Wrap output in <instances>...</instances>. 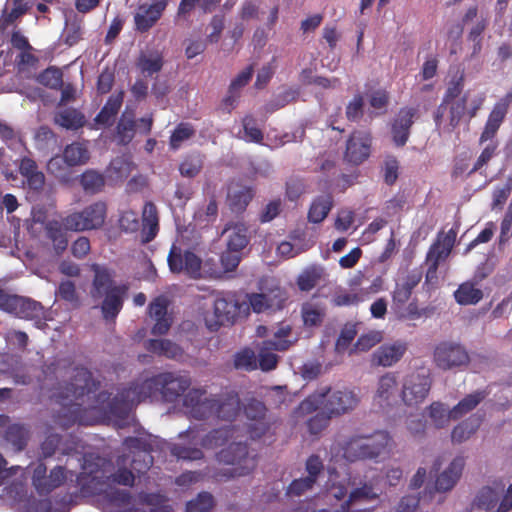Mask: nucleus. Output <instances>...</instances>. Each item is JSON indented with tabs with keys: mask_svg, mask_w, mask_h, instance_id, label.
<instances>
[{
	"mask_svg": "<svg viewBox=\"0 0 512 512\" xmlns=\"http://www.w3.org/2000/svg\"><path fill=\"white\" fill-rule=\"evenodd\" d=\"M191 384L188 372L164 371L141 383H132L114 396L107 391L96 394L100 381L86 367L76 366L70 380L60 387L55 397L70 416H84L88 411H97L99 416H129L139 403L156 395L167 403L176 402Z\"/></svg>",
	"mask_w": 512,
	"mask_h": 512,
	"instance_id": "f257e3e1",
	"label": "nucleus"
},
{
	"mask_svg": "<svg viewBox=\"0 0 512 512\" xmlns=\"http://www.w3.org/2000/svg\"><path fill=\"white\" fill-rule=\"evenodd\" d=\"M94 277L90 290L94 301H100L102 316L106 321L114 320L123 308L127 298L129 285L122 283L116 285L113 273L98 264L92 265Z\"/></svg>",
	"mask_w": 512,
	"mask_h": 512,
	"instance_id": "f03ea898",
	"label": "nucleus"
},
{
	"mask_svg": "<svg viewBox=\"0 0 512 512\" xmlns=\"http://www.w3.org/2000/svg\"><path fill=\"white\" fill-rule=\"evenodd\" d=\"M323 387L308 395L299 405L301 414H312L322 410L327 416H341L352 412L359 403L356 393L349 389L336 390Z\"/></svg>",
	"mask_w": 512,
	"mask_h": 512,
	"instance_id": "7ed1b4c3",
	"label": "nucleus"
},
{
	"mask_svg": "<svg viewBox=\"0 0 512 512\" xmlns=\"http://www.w3.org/2000/svg\"><path fill=\"white\" fill-rule=\"evenodd\" d=\"M207 390L204 387L189 388L181 397L183 406L194 411L200 406H204L211 413L220 416H238L240 412L241 401L239 395L234 392L223 394H213L206 397Z\"/></svg>",
	"mask_w": 512,
	"mask_h": 512,
	"instance_id": "20e7f679",
	"label": "nucleus"
},
{
	"mask_svg": "<svg viewBox=\"0 0 512 512\" xmlns=\"http://www.w3.org/2000/svg\"><path fill=\"white\" fill-rule=\"evenodd\" d=\"M216 458L220 463L230 465L216 473L218 480H229L250 474L257 465V454L250 451L247 444L233 441L227 447L221 449Z\"/></svg>",
	"mask_w": 512,
	"mask_h": 512,
	"instance_id": "39448f33",
	"label": "nucleus"
},
{
	"mask_svg": "<svg viewBox=\"0 0 512 512\" xmlns=\"http://www.w3.org/2000/svg\"><path fill=\"white\" fill-rule=\"evenodd\" d=\"M390 442L391 437L382 430L369 436L357 435L350 438L345 444L343 455L350 462L374 459L387 449Z\"/></svg>",
	"mask_w": 512,
	"mask_h": 512,
	"instance_id": "423d86ee",
	"label": "nucleus"
},
{
	"mask_svg": "<svg viewBox=\"0 0 512 512\" xmlns=\"http://www.w3.org/2000/svg\"><path fill=\"white\" fill-rule=\"evenodd\" d=\"M107 216V205L103 201L94 202L79 212L64 217V227L74 232L101 228Z\"/></svg>",
	"mask_w": 512,
	"mask_h": 512,
	"instance_id": "0eeeda50",
	"label": "nucleus"
},
{
	"mask_svg": "<svg viewBox=\"0 0 512 512\" xmlns=\"http://www.w3.org/2000/svg\"><path fill=\"white\" fill-rule=\"evenodd\" d=\"M456 232L450 229L447 233L439 232L435 241L429 247L425 264L427 271L425 275L426 282L437 280V272L441 263L445 262L454 247Z\"/></svg>",
	"mask_w": 512,
	"mask_h": 512,
	"instance_id": "6e6552de",
	"label": "nucleus"
},
{
	"mask_svg": "<svg viewBox=\"0 0 512 512\" xmlns=\"http://www.w3.org/2000/svg\"><path fill=\"white\" fill-rule=\"evenodd\" d=\"M0 309L27 320H41L44 307L31 298L11 295L0 288Z\"/></svg>",
	"mask_w": 512,
	"mask_h": 512,
	"instance_id": "1a4fd4ad",
	"label": "nucleus"
},
{
	"mask_svg": "<svg viewBox=\"0 0 512 512\" xmlns=\"http://www.w3.org/2000/svg\"><path fill=\"white\" fill-rule=\"evenodd\" d=\"M431 385L432 380L429 374L412 372L403 380L400 398L404 405L417 407L427 398Z\"/></svg>",
	"mask_w": 512,
	"mask_h": 512,
	"instance_id": "9d476101",
	"label": "nucleus"
},
{
	"mask_svg": "<svg viewBox=\"0 0 512 512\" xmlns=\"http://www.w3.org/2000/svg\"><path fill=\"white\" fill-rule=\"evenodd\" d=\"M167 262L172 273H184L189 278L199 279L202 276V260L194 252L185 250L173 244L170 248Z\"/></svg>",
	"mask_w": 512,
	"mask_h": 512,
	"instance_id": "9b49d317",
	"label": "nucleus"
},
{
	"mask_svg": "<svg viewBox=\"0 0 512 512\" xmlns=\"http://www.w3.org/2000/svg\"><path fill=\"white\" fill-rule=\"evenodd\" d=\"M434 362L442 370L465 367L470 357L464 346L450 341L440 342L434 349Z\"/></svg>",
	"mask_w": 512,
	"mask_h": 512,
	"instance_id": "f8f14e48",
	"label": "nucleus"
},
{
	"mask_svg": "<svg viewBox=\"0 0 512 512\" xmlns=\"http://www.w3.org/2000/svg\"><path fill=\"white\" fill-rule=\"evenodd\" d=\"M214 321L206 318V325L210 331H217L221 326L232 324L238 314L239 305L232 294L219 293L214 300Z\"/></svg>",
	"mask_w": 512,
	"mask_h": 512,
	"instance_id": "ddd939ff",
	"label": "nucleus"
},
{
	"mask_svg": "<svg viewBox=\"0 0 512 512\" xmlns=\"http://www.w3.org/2000/svg\"><path fill=\"white\" fill-rule=\"evenodd\" d=\"M512 103V88L497 101L488 115L487 121L479 137V144L483 145L487 139L497 135Z\"/></svg>",
	"mask_w": 512,
	"mask_h": 512,
	"instance_id": "4468645a",
	"label": "nucleus"
},
{
	"mask_svg": "<svg viewBox=\"0 0 512 512\" xmlns=\"http://www.w3.org/2000/svg\"><path fill=\"white\" fill-rule=\"evenodd\" d=\"M512 103V88L497 101L488 115L487 121L479 137V144L483 145L487 139L497 135Z\"/></svg>",
	"mask_w": 512,
	"mask_h": 512,
	"instance_id": "2eb2a0df",
	"label": "nucleus"
},
{
	"mask_svg": "<svg viewBox=\"0 0 512 512\" xmlns=\"http://www.w3.org/2000/svg\"><path fill=\"white\" fill-rule=\"evenodd\" d=\"M372 137L369 132L356 130L347 140L344 158L347 162L359 165L370 156Z\"/></svg>",
	"mask_w": 512,
	"mask_h": 512,
	"instance_id": "dca6fc26",
	"label": "nucleus"
},
{
	"mask_svg": "<svg viewBox=\"0 0 512 512\" xmlns=\"http://www.w3.org/2000/svg\"><path fill=\"white\" fill-rule=\"evenodd\" d=\"M168 5V0H153L151 4H142L134 14L135 30L148 32L161 18Z\"/></svg>",
	"mask_w": 512,
	"mask_h": 512,
	"instance_id": "f3484780",
	"label": "nucleus"
},
{
	"mask_svg": "<svg viewBox=\"0 0 512 512\" xmlns=\"http://www.w3.org/2000/svg\"><path fill=\"white\" fill-rule=\"evenodd\" d=\"M168 299L160 295L153 299L148 305V314L155 320L151 329L153 335L162 336L168 333L172 325V318L168 315Z\"/></svg>",
	"mask_w": 512,
	"mask_h": 512,
	"instance_id": "a211bd4d",
	"label": "nucleus"
},
{
	"mask_svg": "<svg viewBox=\"0 0 512 512\" xmlns=\"http://www.w3.org/2000/svg\"><path fill=\"white\" fill-rule=\"evenodd\" d=\"M416 115L417 109L413 107H403L398 111L391 126L392 139L396 146L402 147L407 143Z\"/></svg>",
	"mask_w": 512,
	"mask_h": 512,
	"instance_id": "6ab92c4d",
	"label": "nucleus"
},
{
	"mask_svg": "<svg viewBox=\"0 0 512 512\" xmlns=\"http://www.w3.org/2000/svg\"><path fill=\"white\" fill-rule=\"evenodd\" d=\"M9 418H0V435L10 443L16 451H22L26 448L30 438V432L27 427L21 424L7 425Z\"/></svg>",
	"mask_w": 512,
	"mask_h": 512,
	"instance_id": "aec40b11",
	"label": "nucleus"
},
{
	"mask_svg": "<svg viewBox=\"0 0 512 512\" xmlns=\"http://www.w3.org/2000/svg\"><path fill=\"white\" fill-rule=\"evenodd\" d=\"M145 349L159 357H165L175 361H182L184 350L170 339H149L144 343Z\"/></svg>",
	"mask_w": 512,
	"mask_h": 512,
	"instance_id": "412c9836",
	"label": "nucleus"
},
{
	"mask_svg": "<svg viewBox=\"0 0 512 512\" xmlns=\"http://www.w3.org/2000/svg\"><path fill=\"white\" fill-rule=\"evenodd\" d=\"M67 229L64 218L61 221L49 220L44 226L45 237L51 242L56 255H62L68 247Z\"/></svg>",
	"mask_w": 512,
	"mask_h": 512,
	"instance_id": "4be33fe9",
	"label": "nucleus"
},
{
	"mask_svg": "<svg viewBox=\"0 0 512 512\" xmlns=\"http://www.w3.org/2000/svg\"><path fill=\"white\" fill-rule=\"evenodd\" d=\"M159 231V217L156 205L153 202H146L142 211L141 242H151Z\"/></svg>",
	"mask_w": 512,
	"mask_h": 512,
	"instance_id": "5701e85b",
	"label": "nucleus"
},
{
	"mask_svg": "<svg viewBox=\"0 0 512 512\" xmlns=\"http://www.w3.org/2000/svg\"><path fill=\"white\" fill-rule=\"evenodd\" d=\"M464 458L456 457L450 465L437 477L435 488L439 492H446L451 490L459 480L463 468Z\"/></svg>",
	"mask_w": 512,
	"mask_h": 512,
	"instance_id": "b1692460",
	"label": "nucleus"
},
{
	"mask_svg": "<svg viewBox=\"0 0 512 512\" xmlns=\"http://www.w3.org/2000/svg\"><path fill=\"white\" fill-rule=\"evenodd\" d=\"M222 234H227V248L242 251L249 243L248 227L244 222L226 224Z\"/></svg>",
	"mask_w": 512,
	"mask_h": 512,
	"instance_id": "393cba45",
	"label": "nucleus"
},
{
	"mask_svg": "<svg viewBox=\"0 0 512 512\" xmlns=\"http://www.w3.org/2000/svg\"><path fill=\"white\" fill-rule=\"evenodd\" d=\"M255 192L249 186H237L229 190L227 194V204L232 213L242 214L249 203L252 201Z\"/></svg>",
	"mask_w": 512,
	"mask_h": 512,
	"instance_id": "a878e982",
	"label": "nucleus"
},
{
	"mask_svg": "<svg viewBox=\"0 0 512 512\" xmlns=\"http://www.w3.org/2000/svg\"><path fill=\"white\" fill-rule=\"evenodd\" d=\"M398 391L397 375L387 372L379 378L375 399L381 404L391 405Z\"/></svg>",
	"mask_w": 512,
	"mask_h": 512,
	"instance_id": "bb28decb",
	"label": "nucleus"
},
{
	"mask_svg": "<svg viewBox=\"0 0 512 512\" xmlns=\"http://www.w3.org/2000/svg\"><path fill=\"white\" fill-rule=\"evenodd\" d=\"M406 351L405 344L394 343L382 345L373 353V362L383 367H389L397 363Z\"/></svg>",
	"mask_w": 512,
	"mask_h": 512,
	"instance_id": "cd10ccee",
	"label": "nucleus"
},
{
	"mask_svg": "<svg viewBox=\"0 0 512 512\" xmlns=\"http://www.w3.org/2000/svg\"><path fill=\"white\" fill-rule=\"evenodd\" d=\"M135 64L144 76L151 77L162 70L164 58L162 53L157 50L141 52Z\"/></svg>",
	"mask_w": 512,
	"mask_h": 512,
	"instance_id": "c85d7f7f",
	"label": "nucleus"
},
{
	"mask_svg": "<svg viewBox=\"0 0 512 512\" xmlns=\"http://www.w3.org/2000/svg\"><path fill=\"white\" fill-rule=\"evenodd\" d=\"M54 123L66 130H78L85 125L86 119L78 109L67 107L55 113Z\"/></svg>",
	"mask_w": 512,
	"mask_h": 512,
	"instance_id": "c756f323",
	"label": "nucleus"
},
{
	"mask_svg": "<svg viewBox=\"0 0 512 512\" xmlns=\"http://www.w3.org/2000/svg\"><path fill=\"white\" fill-rule=\"evenodd\" d=\"M238 429L234 426L221 427L213 429L206 434L202 440L201 445L206 449H214L226 444L231 439H236Z\"/></svg>",
	"mask_w": 512,
	"mask_h": 512,
	"instance_id": "7c9ffc66",
	"label": "nucleus"
},
{
	"mask_svg": "<svg viewBox=\"0 0 512 512\" xmlns=\"http://www.w3.org/2000/svg\"><path fill=\"white\" fill-rule=\"evenodd\" d=\"M265 341L267 345H271L274 350L284 352L298 341V337L293 336L291 325L280 323L276 331L273 332V338Z\"/></svg>",
	"mask_w": 512,
	"mask_h": 512,
	"instance_id": "2f4dec72",
	"label": "nucleus"
},
{
	"mask_svg": "<svg viewBox=\"0 0 512 512\" xmlns=\"http://www.w3.org/2000/svg\"><path fill=\"white\" fill-rule=\"evenodd\" d=\"M105 183L106 180L104 175L93 169H87L79 177V184L87 195L100 193L103 190Z\"/></svg>",
	"mask_w": 512,
	"mask_h": 512,
	"instance_id": "473e14b6",
	"label": "nucleus"
},
{
	"mask_svg": "<svg viewBox=\"0 0 512 512\" xmlns=\"http://www.w3.org/2000/svg\"><path fill=\"white\" fill-rule=\"evenodd\" d=\"M333 206V198L330 194L316 197L309 208L308 220L311 223H321L329 214Z\"/></svg>",
	"mask_w": 512,
	"mask_h": 512,
	"instance_id": "72a5a7b5",
	"label": "nucleus"
},
{
	"mask_svg": "<svg viewBox=\"0 0 512 512\" xmlns=\"http://www.w3.org/2000/svg\"><path fill=\"white\" fill-rule=\"evenodd\" d=\"M489 395L487 390H477L466 395L449 412V416L464 415L474 410Z\"/></svg>",
	"mask_w": 512,
	"mask_h": 512,
	"instance_id": "f704fd0d",
	"label": "nucleus"
},
{
	"mask_svg": "<svg viewBox=\"0 0 512 512\" xmlns=\"http://www.w3.org/2000/svg\"><path fill=\"white\" fill-rule=\"evenodd\" d=\"M454 297L460 305H475L483 298V292L473 283L465 282L459 285Z\"/></svg>",
	"mask_w": 512,
	"mask_h": 512,
	"instance_id": "c9c22d12",
	"label": "nucleus"
},
{
	"mask_svg": "<svg viewBox=\"0 0 512 512\" xmlns=\"http://www.w3.org/2000/svg\"><path fill=\"white\" fill-rule=\"evenodd\" d=\"M196 130L189 122H180L176 125L169 138V148L173 151L178 150L183 142L193 138Z\"/></svg>",
	"mask_w": 512,
	"mask_h": 512,
	"instance_id": "e433bc0d",
	"label": "nucleus"
},
{
	"mask_svg": "<svg viewBox=\"0 0 512 512\" xmlns=\"http://www.w3.org/2000/svg\"><path fill=\"white\" fill-rule=\"evenodd\" d=\"M71 168L62 155L52 157L47 163V172L63 183L71 179Z\"/></svg>",
	"mask_w": 512,
	"mask_h": 512,
	"instance_id": "4c0bfd02",
	"label": "nucleus"
},
{
	"mask_svg": "<svg viewBox=\"0 0 512 512\" xmlns=\"http://www.w3.org/2000/svg\"><path fill=\"white\" fill-rule=\"evenodd\" d=\"M274 351V348L267 345L266 341H262L258 345L257 365L262 371L268 372L277 367L279 357Z\"/></svg>",
	"mask_w": 512,
	"mask_h": 512,
	"instance_id": "58836bf2",
	"label": "nucleus"
},
{
	"mask_svg": "<svg viewBox=\"0 0 512 512\" xmlns=\"http://www.w3.org/2000/svg\"><path fill=\"white\" fill-rule=\"evenodd\" d=\"M66 480L65 470L61 466H56L53 468L49 475H46V479H44L40 484H42L43 488H35L36 492L40 496H46L50 494L54 489L60 487Z\"/></svg>",
	"mask_w": 512,
	"mask_h": 512,
	"instance_id": "ea45409f",
	"label": "nucleus"
},
{
	"mask_svg": "<svg viewBox=\"0 0 512 512\" xmlns=\"http://www.w3.org/2000/svg\"><path fill=\"white\" fill-rule=\"evenodd\" d=\"M324 269L321 266H310L306 268L297 278V285L301 291L312 290L321 280Z\"/></svg>",
	"mask_w": 512,
	"mask_h": 512,
	"instance_id": "a19ab883",
	"label": "nucleus"
},
{
	"mask_svg": "<svg viewBox=\"0 0 512 512\" xmlns=\"http://www.w3.org/2000/svg\"><path fill=\"white\" fill-rule=\"evenodd\" d=\"M481 418H466L454 427L451 433L453 443H462L468 440L480 426Z\"/></svg>",
	"mask_w": 512,
	"mask_h": 512,
	"instance_id": "79ce46f5",
	"label": "nucleus"
},
{
	"mask_svg": "<svg viewBox=\"0 0 512 512\" xmlns=\"http://www.w3.org/2000/svg\"><path fill=\"white\" fill-rule=\"evenodd\" d=\"M122 105L121 97H110L100 112L95 117V122L103 126H109L114 122Z\"/></svg>",
	"mask_w": 512,
	"mask_h": 512,
	"instance_id": "37998d69",
	"label": "nucleus"
},
{
	"mask_svg": "<svg viewBox=\"0 0 512 512\" xmlns=\"http://www.w3.org/2000/svg\"><path fill=\"white\" fill-rule=\"evenodd\" d=\"M203 169V156L200 153L186 155L179 164L182 177L195 178Z\"/></svg>",
	"mask_w": 512,
	"mask_h": 512,
	"instance_id": "c03bdc74",
	"label": "nucleus"
},
{
	"mask_svg": "<svg viewBox=\"0 0 512 512\" xmlns=\"http://www.w3.org/2000/svg\"><path fill=\"white\" fill-rule=\"evenodd\" d=\"M62 156L73 167L86 163L89 152L82 144L74 142L65 147Z\"/></svg>",
	"mask_w": 512,
	"mask_h": 512,
	"instance_id": "a18cd8bd",
	"label": "nucleus"
},
{
	"mask_svg": "<svg viewBox=\"0 0 512 512\" xmlns=\"http://www.w3.org/2000/svg\"><path fill=\"white\" fill-rule=\"evenodd\" d=\"M37 81L49 89L60 90L63 86V73L59 68L50 66L38 75Z\"/></svg>",
	"mask_w": 512,
	"mask_h": 512,
	"instance_id": "49530a36",
	"label": "nucleus"
},
{
	"mask_svg": "<svg viewBox=\"0 0 512 512\" xmlns=\"http://www.w3.org/2000/svg\"><path fill=\"white\" fill-rule=\"evenodd\" d=\"M301 314L305 326H319L321 325L325 316V311L318 305L313 303H305L302 306Z\"/></svg>",
	"mask_w": 512,
	"mask_h": 512,
	"instance_id": "de8ad7c7",
	"label": "nucleus"
},
{
	"mask_svg": "<svg viewBox=\"0 0 512 512\" xmlns=\"http://www.w3.org/2000/svg\"><path fill=\"white\" fill-rule=\"evenodd\" d=\"M499 492L489 486L483 487L477 494L474 504L478 508L490 510L494 508L499 500Z\"/></svg>",
	"mask_w": 512,
	"mask_h": 512,
	"instance_id": "09e8293b",
	"label": "nucleus"
},
{
	"mask_svg": "<svg viewBox=\"0 0 512 512\" xmlns=\"http://www.w3.org/2000/svg\"><path fill=\"white\" fill-rule=\"evenodd\" d=\"M488 142L486 147L482 150L481 154L477 158L474 163L473 168L470 170L469 174H473L479 171L483 166L488 164V162L492 159V157L496 154V151L499 146V142L496 139V136H493L490 139H487L484 143Z\"/></svg>",
	"mask_w": 512,
	"mask_h": 512,
	"instance_id": "8fccbe9b",
	"label": "nucleus"
},
{
	"mask_svg": "<svg viewBox=\"0 0 512 512\" xmlns=\"http://www.w3.org/2000/svg\"><path fill=\"white\" fill-rule=\"evenodd\" d=\"M214 506V498L209 492H201L186 504V512H209Z\"/></svg>",
	"mask_w": 512,
	"mask_h": 512,
	"instance_id": "3c124183",
	"label": "nucleus"
},
{
	"mask_svg": "<svg viewBox=\"0 0 512 512\" xmlns=\"http://www.w3.org/2000/svg\"><path fill=\"white\" fill-rule=\"evenodd\" d=\"M116 130L119 143L122 145H127L134 138L136 131V121H134L132 118H126L123 116L119 120Z\"/></svg>",
	"mask_w": 512,
	"mask_h": 512,
	"instance_id": "603ef678",
	"label": "nucleus"
},
{
	"mask_svg": "<svg viewBox=\"0 0 512 512\" xmlns=\"http://www.w3.org/2000/svg\"><path fill=\"white\" fill-rule=\"evenodd\" d=\"M234 366L237 369H244L246 371L256 370L258 365L254 351L250 348H245L236 353L234 357Z\"/></svg>",
	"mask_w": 512,
	"mask_h": 512,
	"instance_id": "864d4df0",
	"label": "nucleus"
},
{
	"mask_svg": "<svg viewBox=\"0 0 512 512\" xmlns=\"http://www.w3.org/2000/svg\"><path fill=\"white\" fill-rule=\"evenodd\" d=\"M218 217V203L216 196L212 195L204 208H200L195 212L194 218L197 221L205 223H213Z\"/></svg>",
	"mask_w": 512,
	"mask_h": 512,
	"instance_id": "5fc2aeb1",
	"label": "nucleus"
},
{
	"mask_svg": "<svg viewBox=\"0 0 512 512\" xmlns=\"http://www.w3.org/2000/svg\"><path fill=\"white\" fill-rule=\"evenodd\" d=\"M364 114V97L357 93L348 102L345 109L346 118L351 122L359 121Z\"/></svg>",
	"mask_w": 512,
	"mask_h": 512,
	"instance_id": "6e6d98bb",
	"label": "nucleus"
},
{
	"mask_svg": "<svg viewBox=\"0 0 512 512\" xmlns=\"http://www.w3.org/2000/svg\"><path fill=\"white\" fill-rule=\"evenodd\" d=\"M171 455L182 460H200L204 457L201 449L181 444H173L170 448Z\"/></svg>",
	"mask_w": 512,
	"mask_h": 512,
	"instance_id": "4d7b16f0",
	"label": "nucleus"
},
{
	"mask_svg": "<svg viewBox=\"0 0 512 512\" xmlns=\"http://www.w3.org/2000/svg\"><path fill=\"white\" fill-rule=\"evenodd\" d=\"M242 126L245 132L246 140L261 144L263 141V132L256 126V119L252 115H246L242 119Z\"/></svg>",
	"mask_w": 512,
	"mask_h": 512,
	"instance_id": "13d9d810",
	"label": "nucleus"
},
{
	"mask_svg": "<svg viewBox=\"0 0 512 512\" xmlns=\"http://www.w3.org/2000/svg\"><path fill=\"white\" fill-rule=\"evenodd\" d=\"M377 497L378 494L374 492L373 487L369 484H364L363 486L354 489L350 493L348 500L342 505L349 512L351 503L358 500H372Z\"/></svg>",
	"mask_w": 512,
	"mask_h": 512,
	"instance_id": "bf43d9fd",
	"label": "nucleus"
},
{
	"mask_svg": "<svg viewBox=\"0 0 512 512\" xmlns=\"http://www.w3.org/2000/svg\"><path fill=\"white\" fill-rule=\"evenodd\" d=\"M467 98L463 96L455 101H452L449 105V124L452 128L459 125L462 117L466 113Z\"/></svg>",
	"mask_w": 512,
	"mask_h": 512,
	"instance_id": "052dcab7",
	"label": "nucleus"
},
{
	"mask_svg": "<svg viewBox=\"0 0 512 512\" xmlns=\"http://www.w3.org/2000/svg\"><path fill=\"white\" fill-rule=\"evenodd\" d=\"M512 192V180L509 179L504 185L496 186L492 192V209H502Z\"/></svg>",
	"mask_w": 512,
	"mask_h": 512,
	"instance_id": "680f3d73",
	"label": "nucleus"
},
{
	"mask_svg": "<svg viewBox=\"0 0 512 512\" xmlns=\"http://www.w3.org/2000/svg\"><path fill=\"white\" fill-rule=\"evenodd\" d=\"M315 485V482L312 478L303 477L299 479H294L286 490V495L288 496H301L305 492L311 490L313 486Z\"/></svg>",
	"mask_w": 512,
	"mask_h": 512,
	"instance_id": "e2e57ef3",
	"label": "nucleus"
},
{
	"mask_svg": "<svg viewBox=\"0 0 512 512\" xmlns=\"http://www.w3.org/2000/svg\"><path fill=\"white\" fill-rule=\"evenodd\" d=\"M25 14L26 12H23L20 9L11 8V10H9L8 5L6 4L0 15V33H4L9 26L14 24Z\"/></svg>",
	"mask_w": 512,
	"mask_h": 512,
	"instance_id": "0e129e2a",
	"label": "nucleus"
},
{
	"mask_svg": "<svg viewBox=\"0 0 512 512\" xmlns=\"http://www.w3.org/2000/svg\"><path fill=\"white\" fill-rule=\"evenodd\" d=\"M118 222L122 231L136 232L139 229L138 215L132 210L123 211L120 214Z\"/></svg>",
	"mask_w": 512,
	"mask_h": 512,
	"instance_id": "69168bd1",
	"label": "nucleus"
},
{
	"mask_svg": "<svg viewBox=\"0 0 512 512\" xmlns=\"http://www.w3.org/2000/svg\"><path fill=\"white\" fill-rule=\"evenodd\" d=\"M412 292V290L401 283H396L395 289L392 292L393 308L396 311L401 310L410 299Z\"/></svg>",
	"mask_w": 512,
	"mask_h": 512,
	"instance_id": "338daca9",
	"label": "nucleus"
},
{
	"mask_svg": "<svg viewBox=\"0 0 512 512\" xmlns=\"http://www.w3.org/2000/svg\"><path fill=\"white\" fill-rule=\"evenodd\" d=\"M265 295V305L267 306V311H277L281 310L285 304V295L284 292L280 289L270 290L268 293H263Z\"/></svg>",
	"mask_w": 512,
	"mask_h": 512,
	"instance_id": "774afa93",
	"label": "nucleus"
}]
</instances>
